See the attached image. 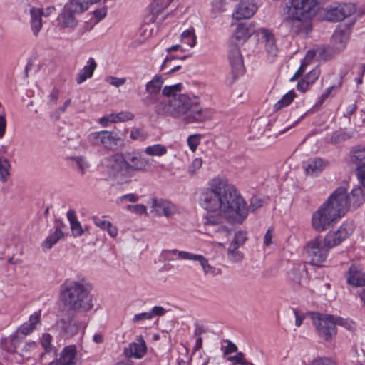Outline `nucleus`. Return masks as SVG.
<instances>
[{
  "mask_svg": "<svg viewBox=\"0 0 365 365\" xmlns=\"http://www.w3.org/2000/svg\"><path fill=\"white\" fill-rule=\"evenodd\" d=\"M210 185L200 195L201 206L207 212L222 211L230 222L242 223L249 210L236 188L220 179H213Z\"/></svg>",
  "mask_w": 365,
  "mask_h": 365,
  "instance_id": "obj_1",
  "label": "nucleus"
},
{
  "mask_svg": "<svg viewBox=\"0 0 365 365\" xmlns=\"http://www.w3.org/2000/svg\"><path fill=\"white\" fill-rule=\"evenodd\" d=\"M182 83L166 86L162 89V95L170 98L162 100L155 106V112L163 116L178 118L185 115L187 123H204L212 118L210 109L200 106L199 98L192 94L180 93Z\"/></svg>",
  "mask_w": 365,
  "mask_h": 365,
  "instance_id": "obj_2",
  "label": "nucleus"
},
{
  "mask_svg": "<svg viewBox=\"0 0 365 365\" xmlns=\"http://www.w3.org/2000/svg\"><path fill=\"white\" fill-rule=\"evenodd\" d=\"M109 175L118 183H127L137 172L143 171L148 162L135 151L118 153L106 158Z\"/></svg>",
  "mask_w": 365,
  "mask_h": 365,
  "instance_id": "obj_3",
  "label": "nucleus"
},
{
  "mask_svg": "<svg viewBox=\"0 0 365 365\" xmlns=\"http://www.w3.org/2000/svg\"><path fill=\"white\" fill-rule=\"evenodd\" d=\"M343 190H335L312 215V224L314 230L324 231L346 213V202Z\"/></svg>",
  "mask_w": 365,
  "mask_h": 365,
  "instance_id": "obj_4",
  "label": "nucleus"
},
{
  "mask_svg": "<svg viewBox=\"0 0 365 365\" xmlns=\"http://www.w3.org/2000/svg\"><path fill=\"white\" fill-rule=\"evenodd\" d=\"M61 297L64 305L70 309L88 311L93 307L89 285L84 280L65 284Z\"/></svg>",
  "mask_w": 365,
  "mask_h": 365,
  "instance_id": "obj_5",
  "label": "nucleus"
},
{
  "mask_svg": "<svg viewBox=\"0 0 365 365\" xmlns=\"http://www.w3.org/2000/svg\"><path fill=\"white\" fill-rule=\"evenodd\" d=\"M87 141L93 146H101L110 150H117L122 143V140L117 133L107 130L89 133Z\"/></svg>",
  "mask_w": 365,
  "mask_h": 365,
  "instance_id": "obj_6",
  "label": "nucleus"
},
{
  "mask_svg": "<svg viewBox=\"0 0 365 365\" xmlns=\"http://www.w3.org/2000/svg\"><path fill=\"white\" fill-rule=\"evenodd\" d=\"M321 237H317L306 245L305 250L310 263L315 266H320L327 258L329 250Z\"/></svg>",
  "mask_w": 365,
  "mask_h": 365,
  "instance_id": "obj_7",
  "label": "nucleus"
},
{
  "mask_svg": "<svg viewBox=\"0 0 365 365\" xmlns=\"http://www.w3.org/2000/svg\"><path fill=\"white\" fill-rule=\"evenodd\" d=\"M314 318V324L319 337L325 341H330L336 335L337 331L333 315H319Z\"/></svg>",
  "mask_w": 365,
  "mask_h": 365,
  "instance_id": "obj_8",
  "label": "nucleus"
},
{
  "mask_svg": "<svg viewBox=\"0 0 365 365\" xmlns=\"http://www.w3.org/2000/svg\"><path fill=\"white\" fill-rule=\"evenodd\" d=\"M164 83V78L160 75H155L145 85L147 96L141 99L142 103L145 107H150L157 104L160 101V91Z\"/></svg>",
  "mask_w": 365,
  "mask_h": 365,
  "instance_id": "obj_9",
  "label": "nucleus"
},
{
  "mask_svg": "<svg viewBox=\"0 0 365 365\" xmlns=\"http://www.w3.org/2000/svg\"><path fill=\"white\" fill-rule=\"evenodd\" d=\"M225 218L227 219L222 211L207 212L204 221L206 230L227 237L229 234V230L223 225Z\"/></svg>",
  "mask_w": 365,
  "mask_h": 365,
  "instance_id": "obj_10",
  "label": "nucleus"
},
{
  "mask_svg": "<svg viewBox=\"0 0 365 365\" xmlns=\"http://www.w3.org/2000/svg\"><path fill=\"white\" fill-rule=\"evenodd\" d=\"M88 0H71L70 4L65 7L58 16L59 23H71L76 20L75 14H81L88 9Z\"/></svg>",
  "mask_w": 365,
  "mask_h": 365,
  "instance_id": "obj_11",
  "label": "nucleus"
},
{
  "mask_svg": "<svg viewBox=\"0 0 365 365\" xmlns=\"http://www.w3.org/2000/svg\"><path fill=\"white\" fill-rule=\"evenodd\" d=\"M354 231L351 223H343L335 231H329L324 237L325 245L330 249L339 245L349 237Z\"/></svg>",
  "mask_w": 365,
  "mask_h": 365,
  "instance_id": "obj_12",
  "label": "nucleus"
},
{
  "mask_svg": "<svg viewBox=\"0 0 365 365\" xmlns=\"http://www.w3.org/2000/svg\"><path fill=\"white\" fill-rule=\"evenodd\" d=\"M258 41L264 43L267 56L273 61L277 55L278 48L276 45V39L273 32L267 28H260L255 31Z\"/></svg>",
  "mask_w": 365,
  "mask_h": 365,
  "instance_id": "obj_13",
  "label": "nucleus"
},
{
  "mask_svg": "<svg viewBox=\"0 0 365 365\" xmlns=\"http://www.w3.org/2000/svg\"><path fill=\"white\" fill-rule=\"evenodd\" d=\"M175 0H153L150 4V12L148 15L150 23H161L169 16L170 14L166 9Z\"/></svg>",
  "mask_w": 365,
  "mask_h": 365,
  "instance_id": "obj_14",
  "label": "nucleus"
},
{
  "mask_svg": "<svg viewBox=\"0 0 365 365\" xmlns=\"http://www.w3.org/2000/svg\"><path fill=\"white\" fill-rule=\"evenodd\" d=\"M228 60L234 76L237 77L245 73V66L239 46L230 43L228 48Z\"/></svg>",
  "mask_w": 365,
  "mask_h": 365,
  "instance_id": "obj_15",
  "label": "nucleus"
},
{
  "mask_svg": "<svg viewBox=\"0 0 365 365\" xmlns=\"http://www.w3.org/2000/svg\"><path fill=\"white\" fill-rule=\"evenodd\" d=\"M56 326L60 330L63 337L71 338L78 333L80 327L83 324L76 317L71 316L57 321Z\"/></svg>",
  "mask_w": 365,
  "mask_h": 365,
  "instance_id": "obj_16",
  "label": "nucleus"
},
{
  "mask_svg": "<svg viewBox=\"0 0 365 365\" xmlns=\"http://www.w3.org/2000/svg\"><path fill=\"white\" fill-rule=\"evenodd\" d=\"M353 24H338L332 34L331 41L335 48L339 51L343 50L349 38Z\"/></svg>",
  "mask_w": 365,
  "mask_h": 365,
  "instance_id": "obj_17",
  "label": "nucleus"
},
{
  "mask_svg": "<svg viewBox=\"0 0 365 365\" xmlns=\"http://www.w3.org/2000/svg\"><path fill=\"white\" fill-rule=\"evenodd\" d=\"M76 354L77 350L75 345L66 346L48 365H76Z\"/></svg>",
  "mask_w": 365,
  "mask_h": 365,
  "instance_id": "obj_18",
  "label": "nucleus"
},
{
  "mask_svg": "<svg viewBox=\"0 0 365 365\" xmlns=\"http://www.w3.org/2000/svg\"><path fill=\"white\" fill-rule=\"evenodd\" d=\"M257 10L255 0H242L232 14L235 19L245 20L252 17Z\"/></svg>",
  "mask_w": 365,
  "mask_h": 365,
  "instance_id": "obj_19",
  "label": "nucleus"
},
{
  "mask_svg": "<svg viewBox=\"0 0 365 365\" xmlns=\"http://www.w3.org/2000/svg\"><path fill=\"white\" fill-rule=\"evenodd\" d=\"M343 190L344 198L346 202V212L350 207H353L354 208L359 207L361 205H362L365 201V197L364 194V190L361 187H356L352 189L350 194H347L346 188L343 187H338L336 190Z\"/></svg>",
  "mask_w": 365,
  "mask_h": 365,
  "instance_id": "obj_20",
  "label": "nucleus"
},
{
  "mask_svg": "<svg viewBox=\"0 0 365 365\" xmlns=\"http://www.w3.org/2000/svg\"><path fill=\"white\" fill-rule=\"evenodd\" d=\"M307 267L304 264H296L288 271L287 279L295 289L302 286V280L307 275Z\"/></svg>",
  "mask_w": 365,
  "mask_h": 365,
  "instance_id": "obj_21",
  "label": "nucleus"
},
{
  "mask_svg": "<svg viewBox=\"0 0 365 365\" xmlns=\"http://www.w3.org/2000/svg\"><path fill=\"white\" fill-rule=\"evenodd\" d=\"M146 344L142 336L138 338L137 342L130 343L124 349V354L128 358L140 359L146 353Z\"/></svg>",
  "mask_w": 365,
  "mask_h": 365,
  "instance_id": "obj_22",
  "label": "nucleus"
},
{
  "mask_svg": "<svg viewBox=\"0 0 365 365\" xmlns=\"http://www.w3.org/2000/svg\"><path fill=\"white\" fill-rule=\"evenodd\" d=\"M236 28L233 31L232 39H235L238 43L243 44L251 36L255 33L253 24H235Z\"/></svg>",
  "mask_w": 365,
  "mask_h": 365,
  "instance_id": "obj_23",
  "label": "nucleus"
},
{
  "mask_svg": "<svg viewBox=\"0 0 365 365\" xmlns=\"http://www.w3.org/2000/svg\"><path fill=\"white\" fill-rule=\"evenodd\" d=\"M327 164V161L320 158H312L304 163L303 168L307 175L315 177L325 168Z\"/></svg>",
  "mask_w": 365,
  "mask_h": 365,
  "instance_id": "obj_24",
  "label": "nucleus"
},
{
  "mask_svg": "<svg viewBox=\"0 0 365 365\" xmlns=\"http://www.w3.org/2000/svg\"><path fill=\"white\" fill-rule=\"evenodd\" d=\"M152 207L157 215L166 217L173 215L177 211L175 205L163 199L153 198L152 200Z\"/></svg>",
  "mask_w": 365,
  "mask_h": 365,
  "instance_id": "obj_25",
  "label": "nucleus"
},
{
  "mask_svg": "<svg viewBox=\"0 0 365 365\" xmlns=\"http://www.w3.org/2000/svg\"><path fill=\"white\" fill-rule=\"evenodd\" d=\"M347 282L354 287L365 286V272H362L359 267L352 264L349 269Z\"/></svg>",
  "mask_w": 365,
  "mask_h": 365,
  "instance_id": "obj_26",
  "label": "nucleus"
},
{
  "mask_svg": "<svg viewBox=\"0 0 365 365\" xmlns=\"http://www.w3.org/2000/svg\"><path fill=\"white\" fill-rule=\"evenodd\" d=\"M348 72L349 68L346 66L340 70L337 84L329 86L323 92V93L319 97L318 104H322L327 98L331 96L333 92L336 93L339 90L343 83V79L347 75Z\"/></svg>",
  "mask_w": 365,
  "mask_h": 365,
  "instance_id": "obj_27",
  "label": "nucleus"
},
{
  "mask_svg": "<svg viewBox=\"0 0 365 365\" xmlns=\"http://www.w3.org/2000/svg\"><path fill=\"white\" fill-rule=\"evenodd\" d=\"M69 222L71 233L73 237H81L84 234L83 227L77 218L76 212L73 209H70L66 213Z\"/></svg>",
  "mask_w": 365,
  "mask_h": 365,
  "instance_id": "obj_28",
  "label": "nucleus"
},
{
  "mask_svg": "<svg viewBox=\"0 0 365 365\" xmlns=\"http://www.w3.org/2000/svg\"><path fill=\"white\" fill-rule=\"evenodd\" d=\"M97 66V63L93 58H90L88 61V65H86L78 73L76 78L77 83L80 84L86 79L93 76V71Z\"/></svg>",
  "mask_w": 365,
  "mask_h": 365,
  "instance_id": "obj_29",
  "label": "nucleus"
},
{
  "mask_svg": "<svg viewBox=\"0 0 365 365\" xmlns=\"http://www.w3.org/2000/svg\"><path fill=\"white\" fill-rule=\"evenodd\" d=\"M290 33L292 35L306 38L312 31V24H288Z\"/></svg>",
  "mask_w": 365,
  "mask_h": 365,
  "instance_id": "obj_30",
  "label": "nucleus"
},
{
  "mask_svg": "<svg viewBox=\"0 0 365 365\" xmlns=\"http://www.w3.org/2000/svg\"><path fill=\"white\" fill-rule=\"evenodd\" d=\"M64 237V233L59 227H56L55 231L48 235L42 243L43 249L49 250L61 239Z\"/></svg>",
  "mask_w": 365,
  "mask_h": 365,
  "instance_id": "obj_31",
  "label": "nucleus"
},
{
  "mask_svg": "<svg viewBox=\"0 0 365 365\" xmlns=\"http://www.w3.org/2000/svg\"><path fill=\"white\" fill-rule=\"evenodd\" d=\"M52 336L50 334L44 333L40 339V343L44 349L41 354V359L46 357L47 354L56 353V348L51 344Z\"/></svg>",
  "mask_w": 365,
  "mask_h": 365,
  "instance_id": "obj_32",
  "label": "nucleus"
},
{
  "mask_svg": "<svg viewBox=\"0 0 365 365\" xmlns=\"http://www.w3.org/2000/svg\"><path fill=\"white\" fill-rule=\"evenodd\" d=\"M317 56L324 61L328 60L331 57V51L329 48L324 46H320L313 51H309L307 54V57L313 58Z\"/></svg>",
  "mask_w": 365,
  "mask_h": 365,
  "instance_id": "obj_33",
  "label": "nucleus"
},
{
  "mask_svg": "<svg viewBox=\"0 0 365 365\" xmlns=\"http://www.w3.org/2000/svg\"><path fill=\"white\" fill-rule=\"evenodd\" d=\"M11 341L15 349H20L21 355L22 356L24 353L32 352L38 348V344L35 341L26 342L22 347H20V343L19 342V339L17 336L14 337Z\"/></svg>",
  "mask_w": 365,
  "mask_h": 365,
  "instance_id": "obj_34",
  "label": "nucleus"
},
{
  "mask_svg": "<svg viewBox=\"0 0 365 365\" xmlns=\"http://www.w3.org/2000/svg\"><path fill=\"white\" fill-rule=\"evenodd\" d=\"M186 254H191V252H185V251H180L176 249L174 250H163L162 251L161 256L164 258V259L168 261L174 260L173 257H169L168 255H173V256H178V258L181 259H187L189 260L190 257L187 256Z\"/></svg>",
  "mask_w": 365,
  "mask_h": 365,
  "instance_id": "obj_35",
  "label": "nucleus"
},
{
  "mask_svg": "<svg viewBox=\"0 0 365 365\" xmlns=\"http://www.w3.org/2000/svg\"><path fill=\"white\" fill-rule=\"evenodd\" d=\"M296 94L294 91L287 93L274 106V111H279L284 107L289 106L294 100Z\"/></svg>",
  "mask_w": 365,
  "mask_h": 365,
  "instance_id": "obj_36",
  "label": "nucleus"
},
{
  "mask_svg": "<svg viewBox=\"0 0 365 365\" xmlns=\"http://www.w3.org/2000/svg\"><path fill=\"white\" fill-rule=\"evenodd\" d=\"M145 153L149 155L161 156L167 153V148L163 145L156 144L147 147L145 150Z\"/></svg>",
  "mask_w": 365,
  "mask_h": 365,
  "instance_id": "obj_37",
  "label": "nucleus"
},
{
  "mask_svg": "<svg viewBox=\"0 0 365 365\" xmlns=\"http://www.w3.org/2000/svg\"><path fill=\"white\" fill-rule=\"evenodd\" d=\"M335 324L341 326L349 331H354L356 329V324L349 319H344L340 317H334Z\"/></svg>",
  "mask_w": 365,
  "mask_h": 365,
  "instance_id": "obj_38",
  "label": "nucleus"
},
{
  "mask_svg": "<svg viewBox=\"0 0 365 365\" xmlns=\"http://www.w3.org/2000/svg\"><path fill=\"white\" fill-rule=\"evenodd\" d=\"M10 168L9 161L6 158H0V180L6 182L7 176L9 175Z\"/></svg>",
  "mask_w": 365,
  "mask_h": 365,
  "instance_id": "obj_39",
  "label": "nucleus"
},
{
  "mask_svg": "<svg viewBox=\"0 0 365 365\" xmlns=\"http://www.w3.org/2000/svg\"><path fill=\"white\" fill-rule=\"evenodd\" d=\"M182 41L189 45L190 47H194L196 44V36L194 34V29H188L181 34Z\"/></svg>",
  "mask_w": 365,
  "mask_h": 365,
  "instance_id": "obj_40",
  "label": "nucleus"
},
{
  "mask_svg": "<svg viewBox=\"0 0 365 365\" xmlns=\"http://www.w3.org/2000/svg\"><path fill=\"white\" fill-rule=\"evenodd\" d=\"M352 161L357 165L365 163V147L357 148L353 150Z\"/></svg>",
  "mask_w": 365,
  "mask_h": 365,
  "instance_id": "obj_41",
  "label": "nucleus"
},
{
  "mask_svg": "<svg viewBox=\"0 0 365 365\" xmlns=\"http://www.w3.org/2000/svg\"><path fill=\"white\" fill-rule=\"evenodd\" d=\"M350 138L351 135L349 133L343 130H337L332 134L331 140L333 143H339L349 139Z\"/></svg>",
  "mask_w": 365,
  "mask_h": 365,
  "instance_id": "obj_42",
  "label": "nucleus"
},
{
  "mask_svg": "<svg viewBox=\"0 0 365 365\" xmlns=\"http://www.w3.org/2000/svg\"><path fill=\"white\" fill-rule=\"evenodd\" d=\"M309 365H336V362L329 357H318L313 359Z\"/></svg>",
  "mask_w": 365,
  "mask_h": 365,
  "instance_id": "obj_43",
  "label": "nucleus"
},
{
  "mask_svg": "<svg viewBox=\"0 0 365 365\" xmlns=\"http://www.w3.org/2000/svg\"><path fill=\"white\" fill-rule=\"evenodd\" d=\"M186 255H187V256L190 257L189 260L198 262L199 264H200V266L202 267V270L206 267V266L209 263L207 259H206L202 255H197V254H193V253L186 254Z\"/></svg>",
  "mask_w": 365,
  "mask_h": 365,
  "instance_id": "obj_44",
  "label": "nucleus"
},
{
  "mask_svg": "<svg viewBox=\"0 0 365 365\" xmlns=\"http://www.w3.org/2000/svg\"><path fill=\"white\" fill-rule=\"evenodd\" d=\"M319 76L320 69L319 68H314L306 75L304 79L310 85H312L319 78Z\"/></svg>",
  "mask_w": 365,
  "mask_h": 365,
  "instance_id": "obj_45",
  "label": "nucleus"
},
{
  "mask_svg": "<svg viewBox=\"0 0 365 365\" xmlns=\"http://www.w3.org/2000/svg\"><path fill=\"white\" fill-rule=\"evenodd\" d=\"M31 16V23H41V17L43 14V10L37 8H32L30 9Z\"/></svg>",
  "mask_w": 365,
  "mask_h": 365,
  "instance_id": "obj_46",
  "label": "nucleus"
},
{
  "mask_svg": "<svg viewBox=\"0 0 365 365\" xmlns=\"http://www.w3.org/2000/svg\"><path fill=\"white\" fill-rule=\"evenodd\" d=\"M74 163L77 169L81 173L82 175H83L86 170L88 168V164L85 160V159L81 156L76 157L74 159Z\"/></svg>",
  "mask_w": 365,
  "mask_h": 365,
  "instance_id": "obj_47",
  "label": "nucleus"
},
{
  "mask_svg": "<svg viewBox=\"0 0 365 365\" xmlns=\"http://www.w3.org/2000/svg\"><path fill=\"white\" fill-rule=\"evenodd\" d=\"M148 137V133L143 129L135 128L131 131L130 138L133 140H143Z\"/></svg>",
  "mask_w": 365,
  "mask_h": 365,
  "instance_id": "obj_48",
  "label": "nucleus"
},
{
  "mask_svg": "<svg viewBox=\"0 0 365 365\" xmlns=\"http://www.w3.org/2000/svg\"><path fill=\"white\" fill-rule=\"evenodd\" d=\"M151 319H153L151 317V314L149 311V312H141V313L135 314L132 319V322L133 324H136L140 322H143V321H145V320H151Z\"/></svg>",
  "mask_w": 365,
  "mask_h": 365,
  "instance_id": "obj_49",
  "label": "nucleus"
},
{
  "mask_svg": "<svg viewBox=\"0 0 365 365\" xmlns=\"http://www.w3.org/2000/svg\"><path fill=\"white\" fill-rule=\"evenodd\" d=\"M152 24H142L140 28V35L144 38H148L153 34V29L151 28Z\"/></svg>",
  "mask_w": 365,
  "mask_h": 365,
  "instance_id": "obj_50",
  "label": "nucleus"
},
{
  "mask_svg": "<svg viewBox=\"0 0 365 365\" xmlns=\"http://www.w3.org/2000/svg\"><path fill=\"white\" fill-rule=\"evenodd\" d=\"M106 81L110 85L118 88L125 83L126 78L109 76L107 78Z\"/></svg>",
  "mask_w": 365,
  "mask_h": 365,
  "instance_id": "obj_51",
  "label": "nucleus"
},
{
  "mask_svg": "<svg viewBox=\"0 0 365 365\" xmlns=\"http://www.w3.org/2000/svg\"><path fill=\"white\" fill-rule=\"evenodd\" d=\"M125 209L127 210H129L132 212L137 213V214H143L146 212L147 208L143 205H128L125 207Z\"/></svg>",
  "mask_w": 365,
  "mask_h": 365,
  "instance_id": "obj_52",
  "label": "nucleus"
},
{
  "mask_svg": "<svg viewBox=\"0 0 365 365\" xmlns=\"http://www.w3.org/2000/svg\"><path fill=\"white\" fill-rule=\"evenodd\" d=\"M116 117L118 122H125L133 120L134 115L129 111H122L116 113Z\"/></svg>",
  "mask_w": 365,
  "mask_h": 365,
  "instance_id": "obj_53",
  "label": "nucleus"
},
{
  "mask_svg": "<svg viewBox=\"0 0 365 365\" xmlns=\"http://www.w3.org/2000/svg\"><path fill=\"white\" fill-rule=\"evenodd\" d=\"M262 200L259 197L253 196L250 200V207L252 212H255L262 206Z\"/></svg>",
  "mask_w": 365,
  "mask_h": 365,
  "instance_id": "obj_54",
  "label": "nucleus"
},
{
  "mask_svg": "<svg viewBox=\"0 0 365 365\" xmlns=\"http://www.w3.org/2000/svg\"><path fill=\"white\" fill-rule=\"evenodd\" d=\"M247 240V233L244 231L240 230L235 233L233 242L238 245H242Z\"/></svg>",
  "mask_w": 365,
  "mask_h": 365,
  "instance_id": "obj_55",
  "label": "nucleus"
},
{
  "mask_svg": "<svg viewBox=\"0 0 365 365\" xmlns=\"http://www.w3.org/2000/svg\"><path fill=\"white\" fill-rule=\"evenodd\" d=\"M202 165V160L201 158H195L193 160L191 165L189 167V173L191 175H194L195 172L199 170Z\"/></svg>",
  "mask_w": 365,
  "mask_h": 365,
  "instance_id": "obj_56",
  "label": "nucleus"
},
{
  "mask_svg": "<svg viewBox=\"0 0 365 365\" xmlns=\"http://www.w3.org/2000/svg\"><path fill=\"white\" fill-rule=\"evenodd\" d=\"M92 219H93L94 224L103 230H106V228L107 227V226L110 225V221L105 220L98 217L94 216V217H93Z\"/></svg>",
  "mask_w": 365,
  "mask_h": 365,
  "instance_id": "obj_57",
  "label": "nucleus"
},
{
  "mask_svg": "<svg viewBox=\"0 0 365 365\" xmlns=\"http://www.w3.org/2000/svg\"><path fill=\"white\" fill-rule=\"evenodd\" d=\"M356 175L364 187H365V163L359 165L356 167Z\"/></svg>",
  "mask_w": 365,
  "mask_h": 365,
  "instance_id": "obj_58",
  "label": "nucleus"
},
{
  "mask_svg": "<svg viewBox=\"0 0 365 365\" xmlns=\"http://www.w3.org/2000/svg\"><path fill=\"white\" fill-rule=\"evenodd\" d=\"M150 312L151 314L152 319H153L155 317H162L165 315L167 311L163 307L155 306L152 308Z\"/></svg>",
  "mask_w": 365,
  "mask_h": 365,
  "instance_id": "obj_59",
  "label": "nucleus"
},
{
  "mask_svg": "<svg viewBox=\"0 0 365 365\" xmlns=\"http://www.w3.org/2000/svg\"><path fill=\"white\" fill-rule=\"evenodd\" d=\"M227 345L222 347L224 355H228L231 353L236 352L237 351V346L233 344L231 341L227 340Z\"/></svg>",
  "mask_w": 365,
  "mask_h": 365,
  "instance_id": "obj_60",
  "label": "nucleus"
},
{
  "mask_svg": "<svg viewBox=\"0 0 365 365\" xmlns=\"http://www.w3.org/2000/svg\"><path fill=\"white\" fill-rule=\"evenodd\" d=\"M205 274H210L211 276H217L221 273V270L217 269L213 266H212L210 263L207 264L206 267L203 269Z\"/></svg>",
  "mask_w": 365,
  "mask_h": 365,
  "instance_id": "obj_61",
  "label": "nucleus"
},
{
  "mask_svg": "<svg viewBox=\"0 0 365 365\" xmlns=\"http://www.w3.org/2000/svg\"><path fill=\"white\" fill-rule=\"evenodd\" d=\"M35 329L29 322H26L20 327L19 331L26 336L31 333Z\"/></svg>",
  "mask_w": 365,
  "mask_h": 365,
  "instance_id": "obj_62",
  "label": "nucleus"
},
{
  "mask_svg": "<svg viewBox=\"0 0 365 365\" xmlns=\"http://www.w3.org/2000/svg\"><path fill=\"white\" fill-rule=\"evenodd\" d=\"M187 143L192 150H195L199 145V137L197 135H190L187 138Z\"/></svg>",
  "mask_w": 365,
  "mask_h": 365,
  "instance_id": "obj_63",
  "label": "nucleus"
},
{
  "mask_svg": "<svg viewBox=\"0 0 365 365\" xmlns=\"http://www.w3.org/2000/svg\"><path fill=\"white\" fill-rule=\"evenodd\" d=\"M34 328H36V325L40 324L41 322V311L36 312L32 314L29 319V322Z\"/></svg>",
  "mask_w": 365,
  "mask_h": 365,
  "instance_id": "obj_64",
  "label": "nucleus"
}]
</instances>
